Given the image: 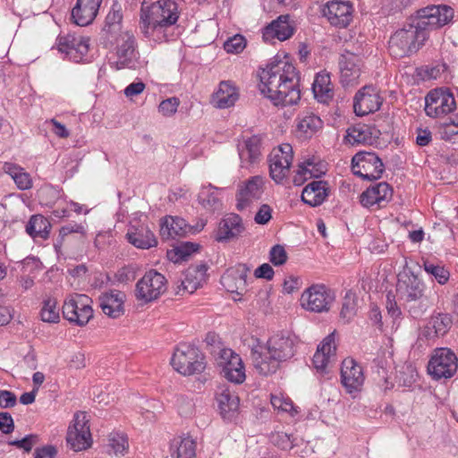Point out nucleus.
I'll use <instances>...</instances> for the list:
<instances>
[{
    "instance_id": "obj_44",
    "label": "nucleus",
    "mask_w": 458,
    "mask_h": 458,
    "mask_svg": "<svg viewBox=\"0 0 458 458\" xmlns=\"http://www.w3.org/2000/svg\"><path fill=\"white\" fill-rule=\"evenodd\" d=\"M288 105H296L301 100L300 73L288 63Z\"/></svg>"
},
{
    "instance_id": "obj_41",
    "label": "nucleus",
    "mask_w": 458,
    "mask_h": 458,
    "mask_svg": "<svg viewBox=\"0 0 458 458\" xmlns=\"http://www.w3.org/2000/svg\"><path fill=\"white\" fill-rule=\"evenodd\" d=\"M263 39L267 42L286 40V15H280L264 29Z\"/></svg>"
},
{
    "instance_id": "obj_49",
    "label": "nucleus",
    "mask_w": 458,
    "mask_h": 458,
    "mask_svg": "<svg viewBox=\"0 0 458 458\" xmlns=\"http://www.w3.org/2000/svg\"><path fill=\"white\" fill-rule=\"evenodd\" d=\"M301 165L306 170L310 178H318L325 174L327 170L326 164L314 157L305 159Z\"/></svg>"
},
{
    "instance_id": "obj_30",
    "label": "nucleus",
    "mask_w": 458,
    "mask_h": 458,
    "mask_svg": "<svg viewBox=\"0 0 458 458\" xmlns=\"http://www.w3.org/2000/svg\"><path fill=\"white\" fill-rule=\"evenodd\" d=\"M243 231L242 218L235 214H231L219 223L216 239L218 242L229 241L238 237Z\"/></svg>"
},
{
    "instance_id": "obj_3",
    "label": "nucleus",
    "mask_w": 458,
    "mask_h": 458,
    "mask_svg": "<svg viewBox=\"0 0 458 458\" xmlns=\"http://www.w3.org/2000/svg\"><path fill=\"white\" fill-rule=\"evenodd\" d=\"M286 55H277L259 72L260 92L276 106H284L286 98Z\"/></svg>"
},
{
    "instance_id": "obj_45",
    "label": "nucleus",
    "mask_w": 458,
    "mask_h": 458,
    "mask_svg": "<svg viewBox=\"0 0 458 458\" xmlns=\"http://www.w3.org/2000/svg\"><path fill=\"white\" fill-rule=\"evenodd\" d=\"M122 20V7L119 4L114 3L106 17L104 30L110 35H113L117 31L120 32Z\"/></svg>"
},
{
    "instance_id": "obj_37",
    "label": "nucleus",
    "mask_w": 458,
    "mask_h": 458,
    "mask_svg": "<svg viewBox=\"0 0 458 458\" xmlns=\"http://www.w3.org/2000/svg\"><path fill=\"white\" fill-rule=\"evenodd\" d=\"M312 90L318 101L326 103L333 98V87L330 75L327 72H319L315 77Z\"/></svg>"
},
{
    "instance_id": "obj_42",
    "label": "nucleus",
    "mask_w": 458,
    "mask_h": 458,
    "mask_svg": "<svg viewBox=\"0 0 458 458\" xmlns=\"http://www.w3.org/2000/svg\"><path fill=\"white\" fill-rule=\"evenodd\" d=\"M216 401L223 417H226L231 412L236 411L239 407L238 396L227 388L220 389L216 394Z\"/></svg>"
},
{
    "instance_id": "obj_14",
    "label": "nucleus",
    "mask_w": 458,
    "mask_h": 458,
    "mask_svg": "<svg viewBox=\"0 0 458 458\" xmlns=\"http://www.w3.org/2000/svg\"><path fill=\"white\" fill-rule=\"evenodd\" d=\"M117 64L119 68L135 69L139 54L136 50V39L130 30H122L115 38Z\"/></svg>"
},
{
    "instance_id": "obj_21",
    "label": "nucleus",
    "mask_w": 458,
    "mask_h": 458,
    "mask_svg": "<svg viewBox=\"0 0 458 458\" xmlns=\"http://www.w3.org/2000/svg\"><path fill=\"white\" fill-rule=\"evenodd\" d=\"M340 80L343 86L358 83L360 76V59L358 55L345 52L339 57Z\"/></svg>"
},
{
    "instance_id": "obj_27",
    "label": "nucleus",
    "mask_w": 458,
    "mask_h": 458,
    "mask_svg": "<svg viewBox=\"0 0 458 458\" xmlns=\"http://www.w3.org/2000/svg\"><path fill=\"white\" fill-rule=\"evenodd\" d=\"M330 193L329 183L326 181H312L301 192V200L310 207H318L326 201Z\"/></svg>"
},
{
    "instance_id": "obj_35",
    "label": "nucleus",
    "mask_w": 458,
    "mask_h": 458,
    "mask_svg": "<svg viewBox=\"0 0 458 458\" xmlns=\"http://www.w3.org/2000/svg\"><path fill=\"white\" fill-rule=\"evenodd\" d=\"M128 242L139 249H149L157 244L154 233L147 225L131 228L127 233Z\"/></svg>"
},
{
    "instance_id": "obj_47",
    "label": "nucleus",
    "mask_w": 458,
    "mask_h": 458,
    "mask_svg": "<svg viewBox=\"0 0 458 458\" xmlns=\"http://www.w3.org/2000/svg\"><path fill=\"white\" fill-rule=\"evenodd\" d=\"M40 317L44 322L56 323L60 319L57 301L52 297H47L42 302Z\"/></svg>"
},
{
    "instance_id": "obj_50",
    "label": "nucleus",
    "mask_w": 458,
    "mask_h": 458,
    "mask_svg": "<svg viewBox=\"0 0 458 458\" xmlns=\"http://www.w3.org/2000/svg\"><path fill=\"white\" fill-rule=\"evenodd\" d=\"M424 270L434 276V278L440 284H445L450 276L448 270H446L443 266L436 265L428 260L424 261L423 263Z\"/></svg>"
},
{
    "instance_id": "obj_2",
    "label": "nucleus",
    "mask_w": 458,
    "mask_h": 458,
    "mask_svg": "<svg viewBox=\"0 0 458 458\" xmlns=\"http://www.w3.org/2000/svg\"><path fill=\"white\" fill-rule=\"evenodd\" d=\"M177 4L171 0L154 3L144 1L140 9V29L148 40L161 43L167 40V30L178 20Z\"/></svg>"
},
{
    "instance_id": "obj_1",
    "label": "nucleus",
    "mask_w": 458,
    "mask_h": 458,
    "mask_svg": "<svg viewBox=\"0 0 458 458\" xmlns=\"http://www.w3.org/2000/svg\"><path fill=\"white\" fill-rule=\"evenodd\" d=\"M453 18L454 10L446 5H429L420 9L411 23L397 30L390 37V55L402 58L418 52L428 38L429 30L446 25Z\"/></svg>"
},
{
    "instance_id": "obj_64",
    "label": "nucleus",
    "mask_w": 458,
    "mask_h": 458,
    "mask_svg": "<svg viewBox=\"0 0 458 458\" xmlns=\"http://www.w3.org/2000/svg\"><path fill=\"white\" fill-rule=\"evenodd\" d=\"M16 404V396L13 393L7 390H0V406L2 408H10Z\"/></svg>"
},
{
    "instance_id": "obj_13",
    "label": "nucleus",
    "mask_w": 458,
    "mask_h": 458,
    "mask_svg": "<svg viewBox=\"0 0 458 458\" xmlns=\"http://www.w3.org/2000/svg\"><path fill=\"white\" fill-rule=\"evenodd\" d=\"M456 107L454 95L443 89L430 90L425 98V112L428 116L437 118L446 115Z\"/></svg>"
},
{
    "instance_id": "obj_19",
    "label": "nucleus",
    "mask_w": 458,
    "mask_h": 458,
    "mask_svg": "<svg viewBox=\"0 0 458 458\" xmlns=\"http://www.w3.org/2000/svg\"><path fill=\"white\" fill-rule=\"evenodd\" d=\"M324 126L320 117L310 111H304L298 114L295 119L293 135L301 141L310 140Z\"/></svg>"
},
{
    "instance_id": "obj_56",
    "label": "nucleus",
    "mask_w": 458,
    "mask_h": 458,
    "mask_svg": "<svg viewBox=\"0 0 458 458\" xmlns=\"http://www.w3.org/2000/svg\"><path fill=\"white\" fill-rule=\"evenodd\" d=\"M269 261L276 267L286 262V250L283 245L276 244L269 251Z\"/></svg>"
},
{
    "instance_id": "obj_29",
    "label": "nucleus",
    "mask_w": 458,
    "mask_h": 458,
    "mask_svg": "<svg viewBox=\"0 0 458 458\" xmlns=\"http://www.w3.org/2000/svg\"><path fill=\"white\" fill-rule=\"evenodd\" d=\"M269 174L276 183H284L286 180V154L283 145L275 148L268 156Z\"/></svg>"
},
{
    "instance_id": "obj_62",
    "label": "nucleus",
    "mask_w": 458,
    "mask_h": 458,
    "mask_svg": "<svg viewBox=\"0 0 458 458\" xmlns=\"http://www.w3.org/2000/svg\"><path fill=\"white\" fill-rule=\"evenodd\" d=\"M177 408L179 413L183 417L191 416L194 411V403L191 400L180 398L178 400Z\"/></svg>"
},
{
    "instance_id": "obj_57",
    "label": "nucleus",
    "mask_w": 458,
    "mask_h": 458,
    "mask_svg": "<svg viewBox=\"0 0 458 458\" xmlns=\"http://www.w3.org/2000/svg\"><path fill=\"white\" fill-rule=\"evenodd\" d=\"M417 372L411 367H406L403 370L400 371L398 382L400 386L411 388L417 380Z\"/></svg>"
},
{
    "instance_id": "obj_6",
    "label": "nucleus",
    "mask_w": 458,
    "mask_h": 458,
    "mask_svg": "<svg viewBox=\"0 0 458 458\" xmlns=\"http://www.w3.org/2000/svg\"><path fill=\"white\" fill-rule=\"evenodd\" d=\"M167 289V280L161 273L151 269L137 282L135 297L138 301L147 304L157 300Z\"/></svg>"
},
{
    "instance_id": "obj_31",
    "label": "nucleus",
    "mask_w": 458,
    "mask_h": 458,
    "mask_svg": "<svg viewBox=\"0 0 458 458\" xmlns=\"http://www.w3.org/2000/svg\"><path fill=\"white\" fill-rule=\"evenodd\" d=\"M261 140L258 136H252L244 140L238 145L239 157L242 166L254 164L261 157Z\"/></svg>"
},
{
    "instance_id": "obj_12",
    "label": "nucleus",
    "mask_w": 458,
    "mask_h": 458,
    "mask_svg": "<svg viewBox=\"0 0 458 458\" xmlns=\"http://www.w3.org/2000/svg\"><path fill=\"white\" fill-rule=\"evenodd\" d=\"M66 440L75 452L85 450L91 445L92 437L89 419L85 412L75 413L68 428Z\"/></svg>"
},
{
    "instance_id": "obj_34",
    "label": "nucleus",
    "mask_w": 458,
    "mask_h": 458,
    "mask_svg": "<svg viewBox=\"0 0 458 458\" xmlns=\"http://www.w3.org/2000/svg\"><path fill=\"white\" fill-rule=\"evenodd\" d=\"M197 442L190 436H179L170 442L172 458H196Z\"/></svg>"
},
{
    "instance_id": "obj_54",
    "label": "nucleus",
    "mask_w": 458,
    "mask_h": 458,
    "mask_svg": "<svg viewBox=\"0 0 458 458\" xmlns=\"http://www.w3.org/2000/svg\"><path fill=\"white\" fill-rule=\"evenodd\" d=\"M236 354L234 351L227 347H218L214 351L216 364L222 369L231 362Z\"/></svg>"
},
{
    "instance_id": "obj_11",
    "label": "nucleus",
    "mask_w": 458,
    "mask_h": 458,
    "mask_svg": "<svg viewBox=\"0 0 458 458\" xmlns=\"http://www.w3.org/2000/svg\"><path fill=\"white\" fill-rule=\"evenodd\" d=\"M426 285L410 269H404L398 274L396 283V296L405 302H411L420 300L425 293Z\"/></svg>"
},
{
    "instance_id": "obj_43",
    "label": "nucleus",
    "mask_w": 458,
    "mask_h": 458,
    "mask_svg": "<svg viewBox=\"0 0 458 458\" xmlns=\"http://www.w3.org/2000/svg\"><path fill=\"white\" fill-rule=\"evenodd\" d=\"M199 202L208 210L215 211L221 208V201L217 196V190L210 185L203 187L199 193Z\"/></svg>"
},
{
    "instance_id": "obj_16",
    "label": "nucleus",
    "mask_w": 458,
    "mask_h": 458,
    "mask_svg": "<svg viewBox=\"0 0 458 458\" xmlns=\"http://www.w3.org/2000/svg\"><path fill=\"white\" fill-rule=\"evenodd\" d=\"M59 52L65 53L75 62H81L89 49V38L81 35L67 34L56 40Z\"/></svg>"
},
{
    "instance_id": "obj_58",
    "label": "nucleus",
    "mask_w": 458,
    "mask_h": 458,
    "mask_svg": "<svg viewBox=\"0 0 458 458\" xmlns=\"http://www.w3.org/2000/svg\"><path fill=\"white\" fill-rule=\"evenodd\" d=\"M86 232V226L83 224L71 223L60 228L59 236L64 240L66 236L72 233H78L81 236H85Z\"/></svg>"
},
{
    "instance_id": "obj_4",
    "label": "nucleus",
    "mask_w": 458,
    "mask_h": 458,
    "mask_svg": "<svg viewBox=\"0 0 458 458\" xmlns=\"http://www.w3.org/2000/svg\"><path fill=\"white\" fill-rule=\"evenodd\" d=\"M286 341L283 335L271 338L267 345L258 344L251 349V358L256 370L263 376L277 371L285 357Z\"/></svg>"
},
{
    "instance_id": "obj_32",
    "label": "nucleus",
    "mask_w": 458,
    "mask_h": 458,
    "mask_svg": "<svg viewBox=\"0 0 458 458\" xmlns=\"http://www.w3.org/2000/svg\"><path fill=\"white\" fill-rule=\"evenodd\" d=\"M191 231L185 220L178 216H165L162 219L160 225V235L164 239L185 236Z\"/></svg>"
},
{
    "instance_id": "obj_51",
    "label": "nucleus",
    "mask_w": 458,
    "mask_h": 458,
    "mask_svg": "<svg viewBox=\"0 0 458 458\" xmlns=\"http://www.w3.org/2000/svg\"><path fill=\"white\" fill-rule=\"evenodd\" d=\"M335 356V352H327L326 349H321L320 346H318L312 359L315 369L318 371L324 372Z\"/></svg>"
},
{
    "instance_id": "obj_48",
    "label": "nucleus",
    "mask_w": 458,
    "mask_h": 458,
    "mask_svg": "<svg viewBox=\"0 0 458 458\" xmlns=\"http://www.w3.org/2000/svg\"><path fill=\"white\" fill-rule=\"evenodd\" d=\"M128 446V441L124 435L119 433H111L109 435L106 447L110 454L124 455Z\"/></svg>"
},
{
    "instance_id": "obj_53",
    "label": "nucleus",
    "mask_w": 458,
    "mask_h": 458,
    "mask_svg": "<svg viewBox=\"0 0 458 458\" xmlns=\"http://www.w3.org/2000/svg\"><path fill=\"white\" fill-rule=\"evenodd\" d=\"M246 47V39L242 35H234L229 38L224 44L225 50L229 54H239Z\"/></svg>"
},
{
    "instance_id": "obj_10",
    "label": "nucleus",
    "mask_w": 458,
    "mask_h": 458,
    "mask_svg": "<svg viewBox=\"0 0 458 458\" xmlns=\"http://www.w3.org/2000/svg\"><path fill=\"white\" fill-rule=\"evenodd\" d=\"M335 300L334 294L324 284H313L306 289L300 299L301 307L311 312H327Z\"/></svg>"
},
{
    "instance_id": "obj_55",
    "label": "nucleus",
    "mask_w": 458,
    "mask_h": 458,
    "mask_svg": "<svg viewBox=\"0 0 458 458\" xmlns=\"http://www.w3.org/2000/svg\"><path fill=\"white\" fill-rule=\"evenodd\" d=\"M179 105V98L173 97L163 100L159 104L157 110L163 116L171 117L177 112Z\"/></svg>"
},
{
    "instance_id": "obj_9",
    "label": "nucleus",
    "mask_w": 458,
    "mask_h": 458,
    "mask_svg": "<svg viewBox=\"0 0 458 458\" xmlns=\"http://www.w3.org/2000/svg\"><path fill=\"white\" fill-rule=\"evenodd\" d=\"M352 171L365 180H377L384 172V164L376 153L360 151L352 159Z\"/></svg>"
},
{
    "instance_id": "obj_28",
    "label": "nucleus",
    "mask_w": 458,
    "mask_h": 458,
    "mask_svg": "<svg viewBox=\"0 0 458 458\" xmlns=\"http://www.w3.org/2000/svg\"><path fill=\"white\" fill-rule=\"evenodd\" d=\"M238 98L239 90L235 85L229 81H224L213 93L211 102L217 108H228L233 106Z\"/></svg>"
},
{
    "instance_id": "obj_24",
    "label": "nucleus",
    "mask_w": 458,
    "mask_h": 458,
    "mask_svg": "<svg viewBox=\"0 0 458 458\" xmlns=\"http://www.w3.org/2000/svg\"><path fill=\"white\" fill-rule=\"evenodd\" d=\"M392 189L387 182H378L368 188L360 195V200L362 206L370 208L377 205L384 207L392 198Z\"/></svg>"
},
{
    "instance_id": "obj_17",
    "label": "nucleus",
    "mask_w": 458,
    "mask_h": 458,
    "mask_svg": "<svg viewBox=\"0 0 458 458\" xmlns=\"http://www.w3.org/2000/svg\"><path fill=\"white\" fill-rule=\"evenodd\" d=\"M382 105V98L373 86H364L354 96L353 110L356 115L363 116L377 111Z\"/></svg>"
},
{
    "instance_id": "obj_25",
    "label": "nucleus",
    "mask_w": 458,
    "mask_h": 458,
    "mask_svg": "<svg viewBox=\"0 0 458 458\" xmlns=\"http://www.w3.org/2000/svg\"><path fill=\"white\" fill-rule=\"evenodd\" d=\"M379 131L365 124L358 123L347 129L344 142L352 146L360 144H373L378 138Z\"/></svg>"
},
{
    "instance_id": "obj_5",
    "label": "nucleus",
    "mask_w": 458,
    "mask_h": 458,
    "mask_svg": "<svg viewBox=\"0 0 458 458\" xmlns=\"http://www.w3.org/2000/svg\"><path fill=\"white\" fill-rule=\"evenodd\" d=\"M171 365L182 376L200 374L206 369L205 356L195 346L181 344L173 354Z\"/></svg>"
},
{
    "instance_id": "obj_8",
    "label": "nucleus",
    "mask_w": 458,
    "mask_h": 458,
    "mask_svg": "<svg viewBox=\"0 0 458 458\" xmlns=\"http://www.w3.org/2000/svg\"><path fill=\"white\" fill-rule=\"evenodd\" d=\"M458 369V359L448 348L436 349L428 361V372L437 380L452 377Z\"/></svg>"
},
{
    "instance_id": "obj_61",
    "label": "nucleus",
    "mask_w": 458,
    "mask_h": 458,
    "mask_svg": "<svg viewBox=\"0 0 458 458\" xmlns=\"http://www.w3.org/2000/svg\"><path fill=\"white\" fill-rule=\"evenodd\" d=\"M272 209L268 205H262L257 214L255 215L254 220L259 225H266L272 217Z\"/></svg>"
},
{
    "instance_id": "obj_59",
    "label": "nucleus",
    "mask_w": 458,
    "mask_h": 458,
    "mask_svg": "<svg viewBox=\"0 0 458 458\" xmlns=\"http://www.w3.org/2000/svg\"><path fill=\"white\" fill-rule=\"evenodd\" d=\"M254 276L259 279L272 280L275 275L274 269L268 263H264L254 270Z\"/></svg>"
},
{
    "instance_id": "obj_36",
    "label": "nucleus",
    "mask_w": 458,
    "mask_h": 458,
    "mask_svg": "<svg viewBox=\"0 0 458 458\" xmlns=\"http://www.w3.org/2000/svg\"><path fill=\"white\" fill-rule=\"evenodd\" d=\"M452 326L449 315L437 313L432 315L425 327V335L428 339L445 335Z\"/></svg>"
},
{
    "instance_id": "obj_39",
    "label": "nucleus",
    "mask_w": 458,
    "mask_h": 458,
    "mask_svg": "<svg viewBox=\"0 0 458 458\" xmlns=\"http://www.w3.org/2000/svg\"><path fill=\"white\" fill-rule=\"evenodd\" d=\"M3 170L12 177L20 190H29L32 187L30 174L25 172L22 167L13 163H4Z\"/></svg>"
},
{
    "instance_id": "obj_15",
    "label": "nucleus",
    "mask_w": 458,
    "mask_h": 458,
    "mask_svg": "<svg viewBox=\"0 0 458 458\" xmlns=\"http://www.w3.org/2000/svg\"><path fill=\"white\" fill-rule=\"evenodd\" d=\"M365 377L363 369L352 358H346L342 362L341 383L345 391L353 394L359 393L364 384Z\"/></svg>"
},
{
    "instance_id": "obj_23",
    "label": "nucleus",
    "mask_w": 458,
    "mask_h": 458,
    "mask_svg": "<svg viewBox=\"0 0 458 458\" xmlns=\"http://www.w3.org/2000/svg\"><path fill=\"white\" fill-rule=\"evenodd\" d=\"M103 0H77L72 10V20L79 26L91 24L98 14Z\"/></svg>"
},
{
    "instance_id": "obj_38",
    "label": "nucleus",
    "mask_w": 458,
    "mask_h": 458,
    "mask_svg": "<svg viewBox=\"0 0 458 458\" xmlns=\"http://www.w3.org/2000/svg\"><path fill=\"white\" fill-rule=\"evenodd\" d=\"M50 222L42 215L32 216L26 225V233L34 239H47L50 234Z\"/></svg>"
},
{
    "instance_id": "obj_7",
    "label": "nucleus",
    "mask_w": 458,
    "mask_h": 458,
    "mask_svg": "<svg viewBox=\"0 0 458 458\" xmlns=\"http://www.w3.org/2000/svg\"><path fill=\"white\" fill-rule=\"evenodd\" d=\"M92 300L86 294H71L63 305L64 317L78 326H85L93 318Z\"/></svg>"
},
{
    "instance_id": "obj_40",
    "label": "nucleus",
    "mask_w": 458,
    "mask_h": 458,
    "mask_svg": "<svg viewBox=\"0 0 458 458\" xmlns=\"http://www.w3.org/2000/svg\"><path fill=\"white\" fill-rule=\"evenodd\" d=\"M224 377L234 384H242L246 378L245 367L242 358L237 353L231 362L222 369Z\"/></svg>"
},
{
    "instance_id": "obj_63",
    "label": "nucleus",
    "mask_w": 458,
    "mask_h": 458,
    "mask_svg": "<svg viewBox=\"0 0 458 458\" xmlns=\"http://www.w3.org/2000/svg\"><path fill=\"white\" fill-rule=\"evenodd\" d=\"M432 140L431 131L427 128H417L416 130V143L420 146H428Z\"/></svg>"
},
{
    "instance_id": "obj_33",
    "label": "nucleus",
    "mask_w": 458,
    "mask_h": 458,
    "mask_svg": "<svg viewBox=\"0 0 458 458\" xmlns=\"http://www.w3.org/2000/svg\"><path fill=\"white\" fill-rule=\"evenodd\" d=\"M206 272L207 267L204 265L190 267L185 271L184 277L178 286L179 292L183 291L188 293H193L206 281Z\"/></svg>"
},
{
    "instance_id": "obj_52",
    "label": "nucleus",
    "mask_w": 458,
    "mask_h": 458,
    "mask_svg": "<svg viewBox=\"0 0 458 458\" xmlns=\"http://www.w3.org/2000/svg\"><path fill=\"white\" fill-rule=\"evenodd\" d=\"M441 140L451 143H458V118L457 121L443 123L439 128Z\"/></svg>"
},
{
    "instance_id": "obj_22",
    "label": "nucleus",
    "mask_w": 458,
    "mask_h": 458,
    "mask_svg": "<svg viewBox=\"0 0 458 458\" xmlns=\"http://www.w3.org/2000/svg\"><path fill=\"white\" fill-rule=\"evenodd\" d=\"M264 180L261 176H253L239 187L237 193V208L242 210L250 203L260 199L263 193Z\"/></svg>"
},
{
    "instance_id": "obj_26",
    "label": "nucleus",
    "mask_w": 458,
    "mask_h": 458,
    "mask_svg": "<svg viewBox=\"0 0 458 458\" xmlns=\"http://www.w3.org/2000/svg\"><path fill=\"white\" fill-rule=\"evenodd\" d=\"M98 301L102 311L109 318H117L124 312L125 294L123 292L111 290L103 293Z\"/></svg>"
},
{
    "instance_id": "obj_60",
    "label": "nucleus",
    "mask_w": 458,
    "mask_h": 458,
    "mask_svg": "<svg viewBox=\"0 0 458 458\" xmlns=\"http://www.w3.org/2000/svg\"><path fill=\"white\" fill-rule=\"evenodd\" d=\"M395 300V296L392 293H388L386 294V310L387 313L393 318H399L402 315V311L400 308L397 306Z\"/></svg>"
},
{
    "instance_id": "obj_18",
    "label": "nucleus",
    "mask_w": 458,
    "mask_h": 458,
    "mask_svg": "<svg viewBox=\"0 0 458 458\" xmlns=\"http://www.w3.org/2000/svg\"><path fill=\"white\" fill-rule=\"evenodd\" d=\"M250 269L243 264H239L226 270L221 278V283L227 292L242 296L249 285Z\"/></svg>"
},
{
    "instance_id": "obj_20",
    "label": "nucleus",
    "mask_w": 458,
    "mask_h": 458,
    "mask_svg": "<svg viewBox=\"0 0 458 458\" xmlns=\"http://www.w3.org/2000/svg\"><path fill=\"white\" fill-rule=\"evenodd\" d=\"M352 5L350 2L332 0L323 8V15L329 23L339 28L347 27L352 19Z\"/></svg>"
},
{
    "instance_id": "obj_46",
    "label": "nucleus",
    "mask_w": 458,
    "mask_h": 458,
    "mask_svg": "<svg viewBox=\"0 0 458 458\" xmlns=\"http://www.w3.org/2000/svg\"><path fill=\"white\" fill-rule=\"evenodd\" d=\"M357 313V300L355 293L348 291L342 301L340 318L344 323H349Z\"/></svg>"
}]
</instances>
